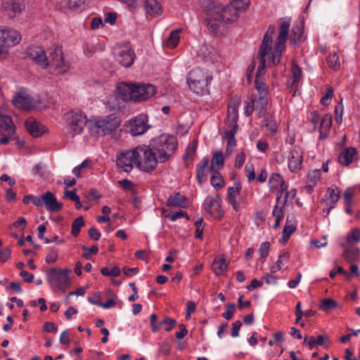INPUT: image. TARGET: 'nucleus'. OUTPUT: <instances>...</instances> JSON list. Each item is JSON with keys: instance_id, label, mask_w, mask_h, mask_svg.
Segmentation results:
<instances>
[{"instance_id": "1", "label": "nucleus", "mask_w": 360, "mask_h": 360, "mask_svg": "<svg viewBox=\"0 0 360 360\" xmlns=\"http://www.w3.org/2000/svg\"><path fill=\"white\" fill-rule=\"evenodd\" d=\"M290 26V19H282L279 27L278 36L276 40L275 49L272 51L273 39L272 37L275 32V26L269 25L265 32L262 43L259 46L257 53L259 65L256 72L255 81L257 90H266V84L264 82L262 75L264 73L266 68V56L271 59L274 65H277L280 63V58L283 51L285 48V43L288 39L289 29Z\"/></svg>"}, {"instance_id": "2", "label": "nucleus", "mask_w": 360, "mask_h": 360, "mask_svg": "<svg viewBox=\"0 0 360 360\" xmlns=\"http://www.w3.org/2000/svg\"><path fill=\"white\" fill-rule=\"evenodd\" d=\"M28 56L43 68H49L53 74H64L70 69V64L64 60L61 46L49 49L47 53L40 47H32L28 51Z\"/></svg>"}, {"instance_id": "3", "label": "nucleus", "mask_w": 360, "mask_h": 360, "mask_svg": "<svg viewBox=\"0 0 360 360\" xmlns=\"http://www.w3.org/2000/svg\"><path fill=\"white\" fill-rule=\"evenodd\" d=\"M121 124V119L116 113L97 117L94 120L90 126V134L95 136H114L115 131Z\"/></svg>"}, {"instance_id": "4", "label": "nucleus", "mask_w": 360, "mask_h": 360, "mask_svg": "<svg viewBox=\"0 0 360 360\" xmlns=\"http://www.w3.org/2000/svg\"><path fill=\"white\" fill-rule=\"evenodd\" d=\"M156 153L160 162H165L176 151L178 142L173 135L162 134L150 144Z\"/></svg>"}, {"instance_id": "5", "label": "nucleus", "mask_w": 360, "mask_h": 360, "mask_svg": "<svg viewBox=\"0 0 360 360\" xmlns=\"http://www.w3.org/2000/svg\"><path fill=\"white\" fill-rule=\"evenodd\" d=\"M136 167L145 172L153 171L159 161V158L150 145L138 146L135 148Z\"/></svg>"}, {"instance_id": "6", "label": "nucleus", "mask_w": 360, "mask_h": 360, "mask_svg": "<svg viewBox=\"0 0 360 360\" xmlns=\"http://www.w3.org/2000/svg\"><path fill=\"white\" fill-rule=\"evenodd\" d=\"M269 103L268 91H258L245 101V115L250 116L254 110L258 111L259 116H263Z\"/></svg>"}, {"instance_id": "7", "label": "nucleus", "mask_w": 360, "mask_h": 360, "mask_svg": "<svg viewBox=\"0 0 360 360\" xmlns=\"http://www.w3.org/2000/svg\"><path fill=\"white\" fill-rule=\"evenodd\" d=\"M64 120L68 129L72 136L81 134L87 122L86 116L80 110L67 112L64 115Z\"/></svg>"}, {"instance_id": "8", "label": "nucleus", "mask_w": 360, "mask_h": 360, "mask_svg": "<svg viewBox=\"0 0 360 360\" xmlns=\"http://www.w3.org/2000/svg\"><path fill=\"white\" fill-rule=\"evenodd\" d=\"M212 80V76L207 75L200 68H195L188 74L186 81L190 89H207Z\"/></svg>"}, {"instance_id": "9", "label": "nucleus", "mask_w": 360, "mask_h": 360, "mask_svg": "<svg viewBox=\"0 0 360 360\" xmlns=\"http://www.w3.org/2000/svg\"><path fill=\"white\" fill-rule=\"evenodd\" d=\"M71 269L51 268L47 272V280L51 285H56L60 290H65L70 285V274Z\"/></svg>"}, {"instance_id": "10", "label": "nucleus", "mask_w": 360, "mask_h": 360, "mask_svg": "<svg viewBox=\"0 0 360 360\" xmlns=\"http://www.w3.org/2000/svg\"><path fill=\"white\" fill-rule=\"evenodd\" d=\"M114 56L116 61L125 68L131 67L136 58L134 51L128 46L115 47Z\"/></svg>"}, {"instance_id": "11", "label": "nucleus", "mask_w": 360, "mask_h": 360, "mask_svg": "<svg viewBox=\"0 0 360 360\" xmlns=\"http://www.w3.org/2000/svg\"><path fill=\"white\" fill-rule=\"evenodd\" d=\"M148 116L145 114H140L128 120L125 125L129 127L132 136H139L143 134L148 129Z\"/></svg>"}, {"instance_id": "12", "label": "nucleus", "mask_w": 360, "mask_h": 360, "mask_svg": "<svg viewBox=\"0 0 360 360\" xmlns=\"http://www.w3.org/2000/svg\"><path fill=\"white\" fill-rule=\"evenodd\" d=\"M20 40L21 35L17 30L0 27V56L6 46H14L20 43Z\"/></svg>"}, {"instance_id": "13", "label": "nucleus", "mask_w": 360, "mask_h": 360, "mask_svg": "<svg viewBox=\"0 0 360 360\" xmlns=\"http://www.w3.org/2000/svg\"><path fill=\"white\" fill-rule=\"evenodd\" d=\"M117 165L125 172H130L136 166L135 149L122 152L117 156Z\"/></svg>"}, {"instance_id": "14", "label": "nucleus", "mask_w": 360, "mask_h": 360, "mask_svg": "<svg viewBox=\"0 0 360 360\" xmlns=\"http://www.w3.org/2000/svg\"><path fill=\"white\" fill-rule=\"evenodd\" d=\"M221 198L217 194L215 197L207 196L205 200V210L214 218L219 219L223 217L221 207Z\"/></svg>"}, {"instance_id": "15", "label": "nucleus", "mask_w": 360, "mask_h": 360, "mask_svg": "<svg viewBox=\"0 0 360 360\" xmlns=\"http://www.w3.org/2000/svg\"><path fill=\"white\" fill-rule=\"evenodd\" d=\"M12 103L15 107L21 110H27L35 108L40 101H36L34 98L30 97L25 91H19L13 97Z\"/></svg>"}, {"instance_id": "16", "label": "nucleus", "mask_w": 360, "mask_h": 360, "mask_svg": "<svg viewBox=\"0 0 360 360\" xmlns=\"http://www.w3.org/2000/svg\"><path fill=\"white\" fill-rule=\"evenodd\" d=\"M303 152L298 146H294L288 157V168L291 172L296 173L302 169Z\"/></svg>"}, {"instance_id": "17", "label": "nucleus", "mask_w": 360, "mask_h": 360, "mask_svg": "<svg viewBox=\"0 0 360 360\" xmlns=\"http://www.w3.org/2000/svg\"><path fill=\"white\" fill-rule=\"evenodd\" d=\"M155 92V91H118L117 97L122 101L140 103L152 97Z\"/></svg>"}, {"instance_id": "18", "label": "nucleus", "mask_w": 360, "mask_h": 360, "mask_svg": "<svg viewBox=\"0 0 360 360\" xmlns=\"http://www.w3.org/2000/svg\"><path fill=\"white\" fill-rule=\"evenodd\" d=\"M219 11H216V15H218L222 21L224 22H233L237 20V11L240 9H238L232 4L226 5L222 8H218Z\"/></svg>"}, {"instance_id": "19", "label": "nucleus", "mask_w": 360, "mask_h": 360, "mask_svg": "<svg viewBox=\"0 0 360 360\" xmlns=\"http://www.w3.org/2000/svg\"><path fill=\"white\" fill-rule=\"evenodd\" d=\"M156 90V87L149 83L121 82L117 84L115 90Z\"/></svg>"}, {"instance_id": "20", "label": "nucleus", "mask_w": 360, "mask_h": 360, "mask_svg": "<svg viewBox=\"0 0 360 360\" xmlns=\"http://www.w3.org/2000/svg\"><path fill=\"white\" fill-rule=\"evenodd\" d=\"M43 200L46 210L50 212H58L63 207V204L59 202L56 196L50 191H46L43 194Z\"/></svg>"}, {"instance_id": "21", "label": "nucleus", "mask_w": 360, "mask_h": 360, "mask_svg": "<svg viewBox=\"0 0 360 360\" xmlns=\"http://www.w3.org/2000/svg\"><path fill=\"white\" fill-rule=\"evenodd\" d=\"M1 6L8 14H18L25 9L24 0H2Z\"/></svg>"}, {"instance_id": "22", "label": "nucleus", "mask_w": 360, "mask_h": 360, "mask_svg": "<svg viewBox=\"0 0 360 360\" xmlns=\"http://www.w3.org/2000/svg\"><path fill=\"white\" fill-rule=\"evenodd\" d=\"M158 316L155 314H152L150 316V322L151 326V330L154 333L159 330L162 324H169V327H165V330L167 332H169L176 325V321L169 317L165 318L162 321L157 323Z\"/></svg>"}, {"instance_id": "23", "label": "nucleus", "mask_w": 360, "mask_h": 360, "mask_svg": "<svg viewBox=\"0 0 360 360\" xmlns=\"http://www.w3.org/2000/svg\"><path fill=\"white\" fill-rule=\"evenodd\" d=\"M25 124L27 131L34 137H39L46 131V128L44 125L39 124L37 121L32 118H28L25 121Z\"/></svg>"}, {"instance_id": "24", "label": "nucleus", "mask_w": 360, "mask_h": 360, "mask_svg": "<svg viewBox=\"0 0 360 360\" xmlns=\"http://www.w3.org/2000/svg\"><path fill=\"white\" fill-rule=\"evenodd\" d=\"M241 188L240 184H236L235 186L229 187L227 188L228 201L236 212L240 210L239 203L237 202L236 199L240 194Z\"/></svg>"}, {"instance_id": "25", "label": "nucleus", "mask_w": 360, "mask_h": 360, "mask_svg": "<svg viewBox=\"0 0 360 360\" xmlns=\"http://www.w3.org/2000/svg\"><path fill=\"white\" fill-rule=\"evenodd\" d=\"M15 127L11 117L0 114V134H15Z\"/></svg>"}, {"instance_id": "26", "label": "nucleus", "mask_w": 360, "mask_h": 360, "mask_svg": "<svg viewBox=\"0 0 360 360\" xmlns=\"http://www.w3.org/2000/svg\"><path fill=\"white\" fill-rule=\"evenodd\" d=\"M356 155L357 151L356 148L352 147L345 148L339 155V162L342 165H349L352 162Z\"/></svg>"}, {"instance_id": "27", "label": "nucleus", "mask_w": 360, "mask_h": 360, "mask_svg": "<svg viewBox=\"0 0 360 360\" xmlns=\"http://www.w3.org/2000/svg\"><path fill=\"white\" fill-rule=\"evenodd\" d=\"M269 186L271 190H276L280 187V191H286L288 185L283 180L281 174L274 173L271 175L269 180Z\"/></svg>"}, {"instance_id": "28", "label": "nucleus", "mask_w": 360, "mask_h": 360, "mask_svg": "<svg viewBox=\"0 0 360 360\" xmlns=\"http://www.w3.org/2000/svg\"><path fill=\"white\" fill-rule=\"evenodd\" d=\"M321 178L320 169L310 170L307 174V184L304 187L308 193H311L314 187L317 184Z\"/></svg>"}, {"instance_id": "29", "label": "nucleus", "mask_w": 360, "mask_h": 360, "mask_svg": "<svg viewBox=\"0 0 360 360\" xmlns=\"http://www.w3.org/2000/svg\"><path fill=\"white\" fill-rule=\"evenodd\" d=\"M144 8L147 15L152 17L161 15L162 8L157 0H145Z\"/></svg>"}, {"instance_id": "30", "label": "nucleus", "mask_w": 360, "mask_h": 360, "mask_svg": "<svg viewBox=\"0 0 360 360\" xmlns=\"http://www.w3.org/2000/svg\"><path fill=\"white\" fill-rule=\"evenodd\" d=\"M297 222L293 215H288L283 230V239L288 240L290 236L295 231Z\"/></svg>"}, {"instance_id": "31", "label": "nucleus", "mask_w": 360, "mask_h": 360, "mask_svg": "<svg viewBox=\"0 0 360 360\" xmlns=\"http://www.w3.org/2000/svg\"><path fill=\"white\" fill-rule=\"evenodd\" d=\"M167 205L169 207L175 206L186 207V198L185 196L180 194V193H175L174 195H170L167 200Z\"/></svg>"}, {"instance_id": "32", "label": "nucleus", "mask_w": 360, "mask_h": 360, "mask_svg": "<svg viewBox=\"0 0 360 360\" xmlns=\"http://www.w3.org/2000/svg\"><path fill=\"white\" fill-rule=\"evenodd\" d=\"M224 164V158L221 151L214 152L211 160L210 171H219Z\"/></svg>"}, {"instance_id": "33", "label": "nucleus", "mask_w": 360, "mask_h": 360, "mask_svg": "<svg viewBox=\"0 0 360 360\" xmlns=\"http://www.w3.org/2000/svg\"><path fill=\"white\" fill-rule=\"evenodd\" d=\"M330 344L329 338L325 335H319L316 338L313 336L309 338L307 345L310 349H312L314 347L322 346L326 345V346Z\"/></svg>"}, {"instance_id": "34", "label": "nucleus", "mask_w": 360, "mask_h": 360, "mask_svg": "<svg viewBox=\"0 0 360 360\" xmlns=\"http://www.w3.org/2000/svg\"><path fill=\"white\" fill-rule=\"evenodd\" d=\"M209 158L207 157H204L200 162L197 165L196 167V177L197 181L199 184H201L203 181V177L205 175V170L207 169L209 164Z\"/></svg>"}, {"instance_id": "35", "label": "nucleus", "mask_w": 360, "mask_h": 360, "mask_svg": "<svg viewBox=\"0 0 360 360\" xmlns=\"http://www.w3.org/2000/svg\"><path fill=\"white\" fill-rule=\"evenodd\" d=\"M332 124V116L329 114L325 115L320 122L319 131L321 138L327 136Z\"/></svg>"}, {"instance_id": "36", "label": "nucleus", "mask_w": 360, "mask_h": 360, "mask_svg": "<svg viewBox=\"0 0 360 360\" xmlns=\"http://www.w3.org/2000/svg\"><path fill=\"white\" fill-rule=\"evenodd\" d=\"M228 264L224 257L215 259L212 264V269L217 276L221 275L227 269Z\"/></svg>"}, {"instance_id": "37", "label": "nucleus", "mask_w": 360, "mask_h": 360, "mask_svg": "<svg viewBox=\"0 0 360 360\" xmlns=\"http://www.w3.org/2000/svg\"><path fill=\"white\" fill-rule=\"evenodd\" d=\"M196 148H197V141H193L187 147L186 153L183 157L186 167H188L191 162L193 161V157L195 155Z\"/></svg>"}, {"instance_id": "38", "label": "nucleus", "mask_w": 360, "mask_h": 360, "mask_svg": "<svg viewBox=\"0 0 360 360\" xmlns=\"http://www.w3.org/2000/svg\"><path fill=\"white\" fill-rule=\"evenodd\" d=\"M240 101L238 99L233 104L228 105V119L231 124L237 123L238 108Z\"/></svg>"}, {"instance_id": "39", "label": "nucleus", "mask_w": 360, "mask_h": 360, "mask_svg": "<svg viewBox=\"0 0 360 360\" xmlns=\"http://www.w3.org/2000/svg\"><path fill=\"white\" fill-rule=\"evenodd\" d=\"M292 33L293 38L290 39L291 44H295L297 41H301L302 40L303 24L302 22H298L293 25Z\"/></svg>"}, {"instance_id": "40", "label": "nucleus", "mask_w": 360, "mask_h": 360, "mask_svg": "<svg viewBox=\"0 0 360 360\" xmlns=\"http://www.w3.org/2000/svg\"><path fill=\"white\" fill-rule=\"evenodd\" d=\"M210 172L212 173L210 178L211 185L217 190L222 188L225 186V182L221 174L219 171Z\"/></svg>"}, {"instance_id": "41", "label": "nucleus", "mask_w": 360, "mask_h": 360, "mask_svg": "<svg viewBox=\"0 0 360 360\" xmlns=\"http://www.w3.org/2000/svg\"><path fill=\"white\" fill-rule=\"evenodd\" d=\"M343 255L348 262L357 261L360 257V250L357 248H347L345 250Z\"/></svg>"}, {"instance_id": "42", "label": "nucleus", "mask_w": 360, "mask_h": 360, "mask_svg": "<svg viewBox=\"0 0 360 360\" xmlns=\"http://www.w3.org/2000/svg\"><path fill=\"white\" fill-rule=\"evenodd\" d=\"M218 17V15L217 17H211L206 20L208 30L214 34L219 32L221 24V21Z\"/></svg>"}, {"instance_id": "43", "label": "nucleus", "mask_w": 360, "mask_h": 360, "mask_svg": "<svg viewBox=\"0 0 360 360\" xmlns=\"http://www.w3.org/2000/svg\"><path fill=\"white\" fill-rule=\"evenodd\" d=\"M327 194L328 195V199L330 201V206L326 211L327 214H328L330 209L334 207L335 203L338 201L340 192L338 188H329L327 191Z\"/></svg>"}, {"instance_id": "44", "label": "nucleus", "mask_w": 360, "mask_h": 360, "mask_svg": "<svg viewBox=\"0 0 360 360\" xmlns=\"http://www.w3.org/2000/svg\"><path fill=\"white\" fill-rule=\"evenodd\" d=\"M180 30H176L170 32L167 40L165 42V46L169 48L176 47L179 41V33Z\"/></svg>"}, {"instance_id": "45", "label": "nucleus", "mask_w": 360, "mask_h": 360, "mask_svg": "<svg viewBox=\"0 0 360 360\" xmlns=\"http://www.w3.org/2000/svg\"><path fill=\"white\" fill-rule=\"evenodd\" d=\"M338 306V303L331 298H326L321 301V303L319 306V309L323 311H329Z\"/></svg>"}, {"instance_id": "46", "label": "nucleus", "mask_w": 360, "mask_h": 360, "mask_svg": "<svg viewBox=\"0 0 360 360\" xmlns=\"http://www.w3.org/2000/svg\"><path fill=\"white\" fill-rule=\"evenodd\" d=\"M84 226V220L82 217H79L74 220L72 224L71 233L74 236H77L80 233V229Z\"/></svg>"}, {"instance_id": "47", "label": "nucleus", "mask_w": 360, "mask_h": 360, "mask_svg": "<svg viewBox=\"0 0 360 360\" xmlns=\"http://www.w3.org/2000/svg\"><path fill=\"white\" fill-rule=\"evenodd\" d=\"M347 242L353 244L360 242V229L354 228L347 236Z\"/></svg>"}, {"instance_id": "48", "label": "nucleus", "mask_w": 360, "mask_h": 360, "mask_svg": "<svg viewBox=\"0 0 360 360\" xmlns=\"http://www.w3.org/2000/svg\"><path fill=\"white\" fill-rule=\"evenodd\" d=\"M327 63L331 69L335 70L340 68V63L337 53H333V54L328 56L327 58Z\"/></svg>"}, {"instance_id": "49", "label": "nucleus", "mask_w": 360, "mask_h": 360, "mask_svg": "<svg viewBox=\"0 0 360 360\" xmlns=\"http://www.w3.org/2000/svg\"><path fill=\"white\" fill-rule=\"evenodd\" d=\"M101 273L105 276L117 277L120 275L121 271L118 266H115L111 269L108 267H103L101 269Z\"/></svg>"}, {"instance_id": "50", "label": "nucleus", "mask_w": 360, "mask_h": 360, "mask_svg": "<svg viewBox=\"0 0 360 360\" xmlns=\"http://www.w3.org/2000/svg\"><path fill=\"white\" fill-rule=\"evenodd\" d=\"M283 193H285L283 200V205H285L288 198H290L291 200L295 198L297 194V191L295 188H292L289 191H288V189L286 190V191H280V194L276 198L277 202H280Z\"/></svg>"}, {"instance_id": "51", "label": "nucleus", "mask_w": 360, "mask_h": 360, "mask_svg": "<svg viewBox=\"0 0 360 360\" xmlns=\"http://www.w3.org/2000/svg\"><path fill=\"white\" fill-rule=\"evenodd\" d=\"M292 84L298 82L302 77V70L295 63H292L291 68Z\"/></svg>"}, {"instance_id": "52", "label": "nucleus", "mask_w": 360, "mask_h": 360, "mask_svg": "<svg viewBox=\"0 0 360 360\" xmlns=\"http://www.w3.org/2000/svg\"><path fill=\"white\" fill-rule=\"evenodd\" d=\"M236 311V305L233 303H228L226 306V311L222 314V316L226 320H231Z\"/></svg>"}, {"instance_id": "53", "label": "nucleus", "mask_w": 360, "mask_h": 360, "mask_svg": "<svg viewBox=\"0 0 360 360\" xmlns=\"http://www.w3.org/2000/svg\"><path fill=\"white\" fill-rule=\"evenodd\" d=\"M200 4L202 8L208 11H212L214 14H216V11H219L218 8H219L214 6V3L212 0H202Z\"/></svg>"}, {"instance_id": "54", "label": "nucleus", "mask_w": 360, "mask_h": 360, "mask_svg": "<svg viewBox=\"0 0 360 360\" xmlns=\"http://www.w3.org/2000/svg\"><path fill=\"white\" fill-rule=\"evenodd\" d=\"M230 126L231 127V130L225 131L224 133V135L222 136V139H225L226 141L229 140L232 138H235V135L236 134L237 129H238L237 123L232 124V126H231V124H230Z\"/></svg>"}, {"instance_id": "55", "label": "nucleus", "mask_w": 360, "mask_h": 360, "mask_svg": "<svg viewBox=\"0 0 360 360\" xmlns=\"http://www.w3.org/2000/svg\"><path fill=\"white\" fill-rule=\"evenodd\" d=\"M355 193V188L354 187H349L347 188L343 194V198L345 200V204H351L352 197L354 196Z\"/></svg>"}, {"instance_id": "56", "label": "nucleus", "mask_w": 360, "mask_h": 360, "mask_svg": "<svg viewBox=\"0 0 360 360\" xmlns=\"http://www.w3.org/2000/svg\"><path fill=\"white\" fill-rule=\"evenodd\" d=\"M270 248V243L269 242L262 243L259 248V254L261 258L265 259L268 255Z\"/></svg>"}, {"instance_id": "57", "label": "nucleus", "mask_w": 360, "mask_h": 360, "mask_svg": "<svg viewBox=\"0 0 360 360\" xmlns=\"http://www.w3.org/2000/svg\"><path fill=\"white\" fill-rule=\"evenodd\" d=\"M163 214L165 217H169L172 221H174L181 217H186V219H188L187 213L182 210L173 213L171 215H169V214H166V212H163Z\"/></svg>"}, {"instance_id": "58", "label": "nucleus", "mask_w": 360, "mask_h": 360, "mask_svg": "<svg viewBox=\"0 0 360 360\" xmlns=\"http://www.w3.org/2000/svg\"><path fill=\"white\" fill-rule=\"evenodd\" d=\"M82 250L84 251H88L84 253L82 255V257L86 259H90L91 254H96L98 251V248L96 245H92L90 248H87L86 246H83Z\"/></svg>"}, {"instance_id": "59", "label": "nucleus", "mask_w": 360, "mask_h": 360, "mask_svg": "<svg viewBox=\"0 0 360 360\" xmlns=\"http://www.w3.org/2000/svg\"><path fill=\"white\" fill-rule=\"evenodd\" d=\"M85 0H68V6L70 9L76 10L84 5Z\"/></svg>"}, {"instance_id": "60", "label": "nucleus", "mask_w": 360, "mask_h": 360, "mask_svg": "<svg viewBox=\"0 0 360 360\" xmlns=\"http://www.w3.org/2000/svg\"><path fill=\"white\" fill-rule=\"evenodd\" d=\"M118 184L123 189L126 191H134L135 188L134 184L129 179H123L118 181Z\"/></svg>"}, {"instance_id": "61", "label": "nucleus", "mask_w": 360, "mask_h": 360, "mask_svg": "<svg viewBox=\"0 0 360 360\" xmlns=\"http://www.w3.org/2000/svg\"><path fill=\"white\" fill-rule=\"evenodd\" d=\"M232 4L238 9H245L250 4V0H232Z\"/></svg>"}, {"instance_id": "62", "label": "nucleus", "mask_w": 360, "mask_h": 360, "mask_svg": "<svg viewBox=\"0 0 360 360\" xmlns=\"http://www.w3.org/2000/svg\"><path fill=\"white\" fill-rule=\"evenodd\" d=\"M44 331L46 333H56L57 326L53 322L46 321L43 326Z\"/></svg>"}, {"instance_id": "63", "label": "nucleus", "mask_w": 360, "mask_h": 360, "mask_svg": "<svg viewBox=\"0 0 360 360\" xmlns=\"http://www.w3.org/2000/svg\"><path fill=\"white\" fill-rule=\"evenodd\" d=\"M247 173V177L249 181H252L255 179V173L252 165H246L245 167Z\"/></svg>"}, {"instance_id": "64", "label": "nucleus", "mask_w": 360, "mask_h": 360, "mask_svg": "<svg viewBox=\"0 0 360 360\" xmlns=\"http://www.w3.org/2000/svg\"><path fill=\"white\" fill-rule=\"evenodd\" d=\"M117 14L115 13L109 12L105 15L104 22L110 25H114L116 22Z\"/></svg>"}]
</instances>
